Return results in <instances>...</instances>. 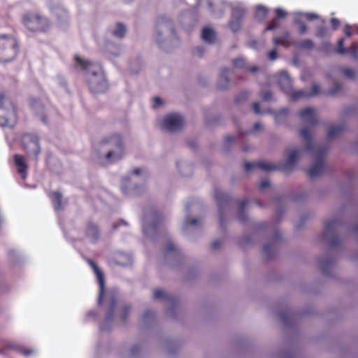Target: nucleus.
<instances>
[{
	"label": "nucleus",
	"mask_w": 358,
	"mask_h": 358,
	"mask_svg": "<svg viewBox=\"0 0 358 358\" xmlns=\"http://www.w3.org/2000/svg\"><path fill=\"white\" fill-rule=\"evenodd\" d=\"M100 147L108 145L110 150L104 155H99V159L102 163L115 164L121 160L125 153V146L122 136L119 134H112L103 137L99 142Z\"/></svg>",
	"instance_id": "obj_1"
},
{
	"label": "nucleus",
	"mask_w": 358,
	"mask_h": 358,
	"mask_svg": "<svg viewBox=\"0 0 358 358\" xmlns=\"http://www.w3.org/2000/svg\"><path fill=\"white\" fill-rule=\"evenodd\" d=\"M17 122V110L10 94L0 92V126L13 127Z\"/></svg>",
	"instance_id": "obj_2"
},
{
	"label": "nucleus",
	"mask_w": 358,
	"mask_h": 358,
	"mask_svg": "<svg viewBox=\"0 0 358 358\" xmlns=\"http://www.w3.org/2000/svg\"><path fill=\"white\" fill-rule=\"evenodd\" d=\"M299 150L296 149L292 150L288 155L286 162L280 166H276L270 163L259 161L257 162H245V169L246 171H252L256 168L262 169L265 171L273 170H281L287 172L289 171L296 164L298 159Z\"/></svg>",
	"instance_id": "obj_3"
},
{
	"label": "nucleus",
	"mask_w": 358,
	"mask_h": 358,
	"mask_svg": "<svg viewBox=\"0 0 358 358\" xmlns=\"http://www.w3.org/2000/svg\"><path fill=\"white\" fill-rule=\"evenodd\" d=\"M19 53V44L12 34H0V62L8 63L15 59Z\"/></svg>",
	"instance_id": "obj_4"
},
{
	"label": "nucleus",
	"mask_w": 358,
	"mask_h": 358,
	"mask_svg": "<svg viewBox=\"0 0 358 358\" xmlns=\"http://www.w3.org/2000/svg\"><path fill=\"white\" fill-rule=\"evenodd\" d=\"M22 22L26 28L32 32L47 33L51 29L49 19L37 12L30 11L25 13L22 17Z\"/></svg>",
	"instance_id": "obj_5"
},
{
	"label": "nucleus",
	"mask_w": 358,
	"mask_h": 358,
	"mask_svg": "<svg viewBox=\"0 0 358 358\" xmlns=\"http://www.w3.org/2000/svg\"><path fill=\"white\" fill-rule=\"evenodd\" d=\"M22 147L27 155L33 159L36 164L41 152L40 138L35 134H25L22 138Z\"/></svg>",
	"instance_id": "obj_6"
},
{
	"label": "nucleus",
	"mask_w": 358,
	"mask_h": 358,
	"mask_svg": "<svg viewBox=\"0 0 358 358\" xmlns=\"http://www.w3.org/2000/svg\"><path fill=\"white\" fill-rule=\"evenodd\" d=\"M90 90L94 94L103 93L108 89V82L101 71H92L87 80Z\"/></svg>",
	"instance_id": "obj_7"
},
{
	"label": "nucleus",
	"mask_w": 358,
	"mask_h": 358,
	"mask_svg": "<svg viewBox=\"0 0 358 358\" xmlns=\"http://www.w3.org/2000/svg\"><path fill=\"white\" fill-rule=\"evenodd\" d=\"M327 148L322 147L316 152L313 165L306 171L307 174L310 178L319 176L324 172L326 166L324 159L327 153Z\"/></svg>",
	"instance_id": "obj_8"
},
{
	"label": "nucleus",
	"mask_w": 358,
	"mask_h": 358,
	"mask_svg": "<svg viewBox=\"0 0 358 358\" xmlns=\"http://www.w3.org/2000/svg\"><path fill=\"white\" fill-rule=\"evenodd\" d=\"M185 125V120L180 115L170 113L163 119L162 128L169 132H176L181 130Z\"/></svg>",
	"instance_id": "obj_9"
},
{
	"label": "nucleus",
	"mask_w": 358,
	"mask_h": 358,
	"mask_svg": "<svg viewBox=\"0 0 358 358\" xmlns=\"http://www.w3.org/2000/svg\"><path fill=\"white\" fill-rule=\"evenodd\" d=\"M88 264L90 265V266L92 268L99 283V298H98V303L99 305L101 304L104 293H105V280H104V275L101 270L99 268L96 262H94L93 260L89 259L87 260Z\"/></svg>",
	"instance_id": "obj_10"
},
{
	"label": "nucleus",
	"mask_w": 358,
	"mask_h": 358,
	"mask_svg": "<svg viewBox=\"0 0 358 358\" xmlns=\"http://www.w3.org/2000/svg\"><path fill=\"white\" fill-rule=\"evenodd\" d=\"M344 38H341L338 41V46L336 48H334L331 45L326 44L325 45L329 48H331L335 52L339 55L344 54H350L353 57H357L358 56V44L357 43H353L350 47L344 48Z\"/></svg>",
	"instance_id": "obj_11"
},
{
	"label": "nucleus",
	"mask_w": 358,
	"mask_h": 358,
	"mask_svg": "<svg viewBox=\"0 0 358 358\" xmlns=\"http://www.w3.org/2000/svg\"><path fill=\"white\" fill-rule=\"evenodd\" d=\"M84 234L90 242L96 243L100 238V229L98 224L93 221H87L84 229Z\"/></svg>",
	"instance_id": "obj_12"
},
{
	"label": "nucleus",
	"mask_w": 358,
	"mask_h": 358,
	"mask_svg": "<svg viewBox=\"0 0 358 358\" xmlns=\"http://www.w3.org/2000/svg\"><path fill=\"white\" fill-rule=\"evenodd\" d=\"M215 199L216 200L217 205L220 211V225L221 227H224V218L222 214V208L229 203L230 197L229 196L222 192L220 190H216L215 192Z\"/></svg>",
	"instance_id": "obj_13"
},
{
	"label": "nucleus",
	"mask_w": 358,
	"mask_h": 358,
	"mask_svg": "<svg viewBox=\"0 0 358 358\" xmlns=\"http://www.w3.org/2000/svg\"><path fill=\"white\" fill-rule=\"evenodd\" d=\"M13 161L17 173L22 179L27 177L29 166L26 157L20 154H15L13 155Z\"/></svg>",
	"instance_id": "obj_14"
},
{
	"label": "nucleus",
	"mask_w": 358,
	"mask_h": 358,
	"mask_svg": "<svg viewBox=\"0 0 358 358\" xmlns=\"http://www.w3.org/2000/svg\"><path fill=\"white\" fill-rule=\"evenodd\" d=\"M299 115L301 120L309 126H314L318 123L315 110L310 107H306L301 110Z\"/></svg>",
	"instance_id": "obj_15"
},
{
	"label": "nucleus",
	"mask_w": 358,
	"mask_h": 358,
	"mask_svg": "<svg viewBox=\"0 0 358 358\" xmlns=\"http://www.w3.org/2000/svg\"><path fill=\"white\" fill-rule=\"evenodd\" d=\"M278 84L280 89L285 93H290L292 89V80L289 75L284 71L278 76Z\"/></svg>",
	"instance_id": "obj_16"
},
{
	"label": "nucleus",
	"mask_w": 358,
	"mask_h": 358,
	"mask_svg": "<svg viewBox=\"0 0 358 358\" xmlns=\"http://www.w3.org/2000/svg\"><path fill=\"white\" fill-rule=\"evenodd\" d=\"M273 41L275 46L282 45L285 48L295 44V41L292 39L288 31L284 32L280 36L273 38Z\"/></svg>",
	"instance_id": "obj_17"
},
{
	"label": "nucleus",
	"mask_w": 358,
	"mask_h": 358,
	"mask_svg": "<svg viewBox=\"0 0 358 358\" xmlns=\"http://www.w3.org/2000/svg\"><path fill=\"white\" fill-rule=\"evenodd\" d=\"M230 73L231 69H229L224 68L222 69L217 83V87L219 90H224L228 87L229 84V75Z\"/></svg>",
	"instance_id": "obj_18"
},
{
	"label": "nucleus",
	"mask_w": 358,
	"mask_h": 358,
	"mask_svg": "<svg viewBox=\"0 0 358 358\" xmlns=\"http://www.w3.org/2000/svg\"><path fill=\"white\" fill-rule=\"evenodd\" d=\"M49 198L50 199L54 207V210L56 212L62 210V194L59 192H52L49 194Z\"/></svg>",
	"instance_id": "obj_19"
},
{
	"label": "nucleus",
	"mask_w": 358,
	"mask_h": 358,
	"mask_svg": "<svg viewBox=\"0 0 358 358\" xmlns=\"http://www.w3.org/2000/svg\"><path fill=\"white\" fill-rule=\"evenodd\" d=\"M201 37L208 43H215L216 41V33L213 29L204 27L202 29Z\"/></svg>",
	"instance_id": "obj_20"
},
{
	"label": "nucleus",
	"mask_w": 358,
	"mask_h": 358,
	"mask_svg": "<svg viewBox=\"0 0 358 358\" xmlns=\"http://www.w3.org/2000/svg\"><path fill=\"white\" fill-rule=\"evenodd\" d=\"M57 17V24L59 27H62L66 25L69 22V14L66 10L57 9L55 12Z\"/></svg>",
	"instance_id": "obj_21"
},
{
	"label": "nucleus",
	"mask_w": 358,
	"mask_h": 358,
	"mask_svg": "<svg viewBox=\"0 0 358 358\" xmlns=\"http://www.w3.org/2000/svg\"><path fill=\"white\" fill-rule=\"evenodd\" d=\"M300 136L306 143V149L310 150L313 148V140L310 131L307 127H304L300 131Z\"/></svg>",
	"instance_id": "obj_22"
},
{
	"label": "nucleus",
	"mask_w": 358,
	"mask_h": 358,
	"mask_svg": "<svg viewBox=\"0 0 358 358\" xmlns=\"http://www.w3.org/2000/svg\"><path fill=\"white\" fill-rule=\"evenodd\" d=\"M117 305V299L114 296L110 297L109 307L106 315V321L110 322L114 318L115 308Z\"/></svg>",
	"instance_id": "obj_23"
},
{
	"label": "nucleus",
	"mask_w": 358,
	"mask_h": 358,
	"mask_svg": "<svg viewBox=\"0 0 358 358\" xmlns=\"http://www.w3.org/2000/svg\"><path fill=\"white\" fill-rule=\"evenodd\" d=\"M338 224V222L336 219L326 221L324 226V235L328 236L330 234H334Z\"/></svg>",
	"instance_id": "obj_24"
},
{
	"label": "nucleus",
	"mask_w": 358,
	"mask_h": 358,
	"mask_svg": "<svg viewBox=\"0 0 358 358\" xmlns=\"http://www.w3.org/2000/svg\"><path fill=\"white\" fill-rule=\"evenodd\" d=\"M74 61L76 62L75 68L80 69L83 71H87L92 65V63L90 61L83 59L79 55H75Z\"/></svg>",
	"instance_id": "obj_25"
},
{
	"label": "nucleus",
	"mask_w": 358,
	"mask_h": 358,
	"mask_svg": "<svg viewBox=\"0 0 358 358\" xmlns=\"http://www.w3.org/2000/svg\"><path fill=\"white\" fill-rule=\"evenodd\" d=\"M248 204V201L247 199H243L238 203L239 211L237 215V219L241 222H245L247 219L246 214L244 212V208Z\"/></svg>",
	"instance_id": "obj_26"
},
{
	"label": "nucleus",
	"mask_w": 358,
	"mask_h": 358,
	"mask_svg": "<svg viewBox=\"0 0 358 358\" xmlns=\"http://www.w3.org/2000/svg\"><path fill=\"white\" fill-rule=\"evenodd\" d=\"M344 124H339L331 127L327 132L328 138L330 139L334 138L335 136L340 134L344 130Z\"/></svg>",
	"instance_id": "obj_27"
},
{
	"label": "nucleus",
	"mask_w": 358,
	"mask_h": 358,
	"mask_svg": "<svg viewBox=\"0 0 358 358\" xmlns=\"http://www.w3.org/2000/svg\"><path fill=\"white\" fill-rule=\"evenodd\" d=\"M295 45L301 50H312L314 48V43L312 40L306 38L301 41L295 42Z\"/></svg>",
	"instance_id": "obj_28"
},
{
	"label": "nucleus",
	"mask_w": 358,
	"mask_h": 358,
	"mask_svg": "<svg viewBox=\"0 0 358 358\" xmlns=\"http://www.w3.org/2000/svg\"><path fill=\"white\" fill-rule=\"evenodd\" d=\"M126 26L121 23L117 22L116 29L113 31V35L115 37L122 38L126 34Z\"/></svg>",
	"instance_id": "obj_29"
},
{
	"label": "nucleus",
	"mask_w": 358,
	"mask_h": 358,
	"mask_svg": "<svg viewBox=\"0 0 358 358\" xmlns=\"http://www.w3.org/2000/svg\"><path fill=\"white\" fill-rule=\"evenodd\" d=\"M263 252L267 259L271 258L275 253V246L273 243H267L264 245Z\"/></svg>",
	"instance_id": "obj_30"
},
{
	"label": "nucleus",
	"mask_w": 358,
	"mask_h": 358,
	"mask_svg": "<svg viewBox=\"0 0 358 358\" xmlns=\"http://www.w3.org/2000/svg\"><path fill=\"white\" fill-rule=\"evenodd\" d=\"M8 348H12V349H15L20 353H21V354H22V355H24L25 356L30 355L33 354L34 352V350H32V349L26 348L24 347H17V348H15V346L13 345H8Z\"/></svg>",
	"instance_id": "obj_31"
},
{
	"label": "nucleus",
	"mask_w": 358,
	"mask_h": 358,
	"mask_svg": "<svg viewBox=\"0 0 358 358\" xmlns=\"http://www.w3.org/2000/svg\"><path fill=\"white\" fill-rule=\"evenodd\" d=\"M130 310H131L130 305H125L122 308L121 311H120V317H121V320L122 322L124 323L126 322Z\"/></svg>",
	"instance_id": "obj_32"
},
{
	"label": "nucleus",
	"mask_w": 358,
	"mask_h": 358,
	"mask_svg": "<svg viewBox=\"0 0 358 358\" xmlns=\"http://www.w3.org/2000/svg\"><path fill=\"white\" fill-rule=\"evenodd\" d=\"M332 264L331 261L329 259L324 260L320 262V268L322 273L327 274L328 272V270L331 268Z\"/></svg>",
	"instance_id": "obj_33"
},
{
	"label": "nucleus",
	"mask_w": 358,
	"mask_h": 358,
	"mask_svg": "<svg viewBox=\"0 0 358 358\" xmlns=\"http://www.w3.org/2000/svg\"><path fill=\"white\" fill-rule=\"evenodd\" d=\"M232 18L234 19H240L241 20L242 17L245 14V10L241 8H234L232 10Z\"/></svg>",
	"instance_id": "obj_34"
},
{
	"label": "nucleus",
	"mask_w": 358,
	"mask_h": 358,
	"mask_svg": "<svg viewBox=\"0 0 358 358\" xmlns=\"http://www.w3.org/2000/svg\"><path fill=\"white\" fill-rule=\"evenodd\" d=\"M291 99L292 101H296L299 99L303 98V97H308V93L303 90H299L294 92L291 94Z\"/></svg>",
	"instance_id": "obj_35"
},
{
	"label": "nucleus",
	"mask_w": 358,
	"mask_h": 358,
	"mask_svg": "<svg viewBox=\"0 0 358 358\" xmlns=\"http://www.w3.org/2000/svg\"><path fill=\"white\" fill-rule=\"evenodd\" d=\"M241 22L240 19L232 18L229 23V26L233 31H237L241 28Z\"/></svg>",
	"instance_id": "obj_36"
},
{
	"label": "nucleus",
	"mask_w": 358,
	"mask_h": 358,
	"mask_svg": "<svg viewBox=\"0 0 358 358\" xmlns=\"http://www.w3.org/2000/svg\"><path fill=\"white\" fill-rule=\"evenodd\" d=\"M171 252H177V248L172 241H169L165 249V253L169 255Z\"/></svg>",
	"instance_id": "obj_37"
},
{
	"label": "nucleus",
	"mask_w": 358,
	"mask_h": 358,
	"mask_svg": "<svg viewBox=\"0 0 358 358\" xmlns=\"http://www.w3.org/2000/svg\"><path fill=\"white\" fill-rule=\"evenodd\" d=\"M29 102L30 106L32 108H35L38 106L40 108H41L42 109H43V108H44L43 105L41 104L40 101L38 99H36V98H30Z\"/></svg>",
	"instance_id": "obj_38"
},
{
	"label": "nucleus",
	"mask_w": 358,
	"mask_h": 358,
	"mask_svg": "<svg viewBox=\"0 0 358 358\" xmlns=\"http://www.w3.org/2000/svg\"><path fill=\"white\" fill-rule=\"evenodd\" d=\"M233 64L235 67L239 69L245 68V61L242 58H236L233 60Z\"/></svg>",
	"instance_id": "obj_39"
},
{
	"label": "nucleus",
	"mask_w": 358,
	"mask_h": 358,
	"mask_svg": "<svg viewBox=\"0 0 358 358\" xmlns=\"http://www.w3.org/2000/svg\"><path fill=\"white\" fill-rule=\"evenodd\" d=\"M320 87L319 85H317V84L313 85L311 87L310 93L308 94V97L318 95L320 94Z\"/></svg>",
	"instance_id": "obj_40"
},
{
	"label": "nucleus",
	"mask_w": 358,
	"mask_h": 358,
	"mask_svg": "<svg viewBox=\"0 0 358 358\" xmlns=\"http://www.w3.org/2000/svg\"><path fill=\"white\" fill-rule=\"evenodd\" d=\"M261 97L264 101H268L271 99L272 93L269 90L263 91L261 93Z\"/></svg>",
	"instance_id": "obj_41"
},
{
	"label": "nucleus",
	"mask_w": 358,
	"mask_h": 358,
	"mask_svg": "<svg viewBox=\"0 0 358 358\" xmlns=\"http://www.w3.org/2000/svg\"><path fill=\"white\" fill-rule=\"evenodd\" d=\"M204 54V49L201 46L196 47L193 50V55L201 57Z\"/></svg>",
	"instance_id": "obj_42"
},
{
	"label": "nucleus",
	"mask_w": 358,
	"mask_h": 358,
	"mask_svg": "<svg viewBox=\"0 0 358 358\" xmlns=\"http://www.w3.org/2000/svg\"><path fill=\"white\" fill-rule=\"evenodd\" d=\"M342 72L345 76L350 78H353L355 77V72L351 69L344 68L342 69Z\"/></svg>",
	"instance_id": "obj_43"
},
{
	"label": "nucleus",
	"mask_w": 358,
	"mask_h": 358,
	"mask_svg": "<svg viewBox=\"0 0 358 358\" xmlns=\"http://www.w3.org/2000/svg\"><path fill=\"white\" fill-rule=\"evenodd\" d=\"M153 296L155 299H160L165 297V294L161 289H156L153 292Z\"/></svg>",
	"instance_id": "obj_44"
},
{
	"label": "nucleus",
	"mask_w": 358,
	"mask_h": 358,
	"mask_svg": "<svg viewBox=\"0 0 358 358\" xmlns=\"http://www.w3.org/2000/svg\"><path fill=\"white\" fill-rule=\"evenodd\" d=\"M340 20L337 18H335V17H332L331 19V28L332 29L334 30H336L338 29V27L340 26Z\"/></svg>",
	"instance_id": "obj_45"
},
{
	"label": "nucleus",
	"mask_w": 358,
	"mask_h": 358,
	"mask_svg": "<svg viewBox=\"0 0 358 358\" xmlns=\"http://www.w3.org/2000/svg\"><path fill=\"white\" fill-rule=\"evenodd\" d=\"M342 89V86L339 83H336L335 86L330 90L329 94L330 95H335L337 92H338Z\"/></svg>",
	"instance_id": "obj_46"
},
{
	"label": "nucleus",
	"mask_w": 358,
	"mask_h": 358,
	"mask_svg": "<svg viewBox=\"0 0 358 358\" xmlns=\"http://www.w3.org/2000/svg\"><path fill=\"white\" fill-rule=\"evenodd\" d=\"M248 99V94L245 92H241L236 98V102L238 103Z\"/></svg>",
	"instance_id": "obj_47"
},
{
	"label": "nucleus",
	"mask_w": 358,
	"mask_h": 358,
	"mask_svg": "<svg viewBox=\"0 0 358 358\" xmlns=\"http://www.w3.org/2000/svg\"><path fill=\"white\" fill-rule=\"evenodd\" d=\"M268 58L271 61L275 60L278 58V53L275 48L273 49L268 52Z\"/></svg>",
	"instance_id": "obj_48"
},
{
	"label": "nucleus",
	"mask_w": 358,
	"mask_h": 358,
	"mask_svg": "<svg viewBox=\"0 0 358 358\" xmlns=\"http://www.w3.org/2000/svg\"><path fill=\"white\" fill-rule=\"evenodd\" d=\"M289 113L287 108H282L275 115V118L278 119L280 116H287Z\"/></svg>",
	"instance_id": "obj_49"
},
{
	"label": "nucleus",
	"mask_w": 358,
	"mask_h": 358,
	"mask_svg": "<svg viewBox=\"0 0 358 358\" xmlns=\"http://www.w3.org/2000/svg\"><path fill=\"white\" fill-rule=\"evenodd\" d=\"M155 313L152 310H146L143 314V320L146 321L148 318L153 317Z\"/></svg>",
	"instance_id": "obj_50"
},
{
	"label": "nucleus",
	"mask_w": 358,
	"mask_h": 358,
	"mask_svg": "<svg viewBox=\"0 0 358 358\" xmlns=\"http://www.w3.org/2000/svg\"><path fill=\"white\" fill-rule=\"evenodd\" d=\"M277 27L276 21L275 20H272L267 27L264 29V32H266L267 31L273 30Z\"/></svg>",
	"instance_id": "obj_51"
},
{
	"label": "nucleus",
	"mask_w": 358,
	"mask_h": 358,
	"mask_svg": "<svg viewBox=\"0 0 358 358\" xmlns=\"http://www.w3.org/2000/svg\"><path fill=\"white\" fill-rule=\"evenodd\" d=\"M128 182H129V180L128 179H124V180L122 182V184L121 185L122 192L124 194H128V191H127V183Z\"/></svg>",
	"instance_id": "obj_52"
},
{
	"label": "nucleus",
	"mask_w": 358,
	"mask_h": 358,
	"mask_svg": "<svg viewBox=\"0 0 358 358\" xmlns=\"http://www.w3.org/2000/svg\"><path fill=\"white\" fill-rule=\"evenodd\" d=\"M299 34H305L307 31V27H306V24L304 22H299Z\"/></svg>",
	"instance_id": "obj_53"
},
{
	"label": "nucleus",
	"mask_w": 358,
	"mask_h": 358,
	"mask_svg": "<svg viewBox=\"0 0 358 358\" xmlns=\"http://www.w3.org/2000/svg\"><path fill=\"white\" fill-rule=\"evenodd\" d=\"M198 223V220L196 218L192 219H186L185 221V225H196Z\"/></svg>",
	"instance_id": "obj_54"
},
{
	"label": "nucleus",
	"mask_w": 358,
	"mask_h": 358,
	"mask_svg": "<svg viewBox=\"0 0 358 358\" xmlns=\"http://www.w3.org/2000/svg\"><path fill=\"white\" fill-rule=\"evenodd\" d=\"M275 15L277 18H282L285 17L286 13L282 9L277 8L275 10Z\"/></svg>",
	"instance_id": "obj_55"
},
{
	"label": "nucleus",
	"mask_w": 358,
	"mask_h": 358,
	"mask_svg": "<svg viewBox=\"0 0 358 358\" xmlns=\"http://www.w3.org/2000/svg\"><path fill=\"white\" fill-rule=\"evenodd\" d=\"M220 245L221 241L220 240H215L211 244V249L213 250H216L220 248Z\"/></svg>",
	"instance_id": "obj_56"
},
{
	"label": "nucleus",
	"mask_w": 358,
	"mask_h": 358,
	"mask_svg": "<svg viewBox=\"0 0 358 358\" xmlns=\"http://www.w3.org/2000/svg\"><path fill=\"white\" fill-rule=\"evenodd\" d=\"M153 101H154V103H153L154 108H157L163 103L162 100L159 96H155Z\"/></svg>",
	"instance_id": "obj_57"
},
{
	"label": "nucleus",
	"mask_w": 358,
	"mask_h": 358,
	"mask_svg": "<svg viewBox=\"0 0 358 358\" xmlns=\"http://www.w3.org/2000/svg\"><path fill=\"white\" fill-rule=\"evenodd\" d=\"M339 238L337 236H334L329 240V244L331 246H336L339 244Z\"/></svg>",
	"instance_id": "obj_58"
},
{
	"label": "nucleus",
	"mask_w": 358,
	"mask_h": 358,
	"mask_svg": "<svg viewBox=\"0 0 358 358\" xmlns=\"http://www.w3.org/2000/svg\"><path fill=\"white\" fill-rule=\"evenodd\" d=\"M270 182L268 180H262L259 185V189H263L265 187L270 186Z\"/></svg>",
	"instance_id": "obj_59"
},
{
	"label": "nucleus",
	"mask_w": 358,
	"mask_h": 358,
	"mask_svg": "<svg viewBox=\"0 0 358 358\" xmlns=\"http://www.w3.org/2000/svg\"><path fill=\"white\" fill-rule=\"evenodd\" d=\"M152 229L153 230H156L157 229V224L155 222H153L152 224H150V226L148 227V226H145L144 225L143 226V231L145 232H147L149 229Z\"/></svg>",
	"instance_id": "obj_60"
},
{
	"label": "nucleus",
	"mask_w": 358,
	"mask_h": 358,
	"mask_svg": "<svg viewBox=\"0 0 358 358\" xmlns=\"http://www.w3.org/2000/svg\"><path fill=\"white\" fill-rule=\"evenodd\" d=\"M344 33L348 37H350L352 36V32L350 31V27L349 24H346L344 29Z\"/></svg>",
	"instance_id": "obj_61"
},
{
	"label": "nucleus",
	"mask_w": 358,
	"mask_h": 358,
	"mask_svg": "<svg viewBox=\"0 0 358 358\" xmlns=\"http://www.w3.org/2000/svg\"><path fill=\"white\" fill-rule=\"evenodd\" d=\"M235 140L234 137L231 135H227L226 136L225 138H224V142L227 144H229L232 142H234Z\"/></svg>",
	"instance_id": "obj_62"
},
{
	"label": "nucleus",
	"mask_w": 358,
	"mask_h": 358,
	"mask_svg": "<svg viewBox=\"0 0 358 358\" xmlns=\"http://www.w3.org/2000/svg\"><path fill=\"white\" fill-rule=\"evenodd\" d=\"M253 110H254V112L257 114H259L261 113L260 106H259V103L255 102L253 103Z\"/></svg>",
	"instance_id": "obj_63"
},
{
	"label": "nucleus",
	"mask_w": 358,
	"mask_h": 358,
	"mask_svg": "<svg viewBox=\"0 0 358 358\" xmlns=\"http://www.w3.org/2000/svg\"><path fill=\"white\" fill-rule=\"evenodd\" d=\"M40 119L44 123V124H48V117L44 113H41L40 115Z\"/></svg>",
	"instance_id": "obj_64"
}]
</instances>
